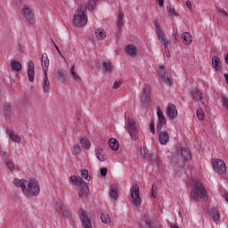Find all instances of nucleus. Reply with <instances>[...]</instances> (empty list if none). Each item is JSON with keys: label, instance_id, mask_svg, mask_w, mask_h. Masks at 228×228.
I'll return each mask as SVG.
<instances>
[{"label": "nucleus", "instance_id": "603ef678", "mask_svg": "<svg viewBox=\"0 0 228 228\" xmlns=\"http://www.w3.org/2000/svg\"><path fill=\"white\" fill-rule=\"evenodd\" d=\"M157 3L159 8H163V6H165V0H157Z\"/></svg>", "mask_w": 228, "mask_h": 228}, {"label": "nucleus", "instance_id": "69168bd1", "mask_svg": "<svg viewBox=\"0 0 228 228\" xmlns=\"http://www.w3.org/2000/svg\"><path fill=\"white\" fill-rule=\"evenodd\" d=\"M77 119L79 120V117L78 116H77Z\"/></svg>", "mask_w": 228, "mask_h": 228}, {"label": "nucleus", "instance_id": "09e8293b", "mask_svg": "<svg viewBox=\"0 0 228 228\" xmlns=\"http://www.w3.org/2000/svg\"><path fill=\"white\" fill-rule=\"evenodd\" d=\"M88 191H85V190H82L79 194H78V197H80V199H86V192Z\"/></svg>", "mask_w": 228, "mask_h": 228}, {"label": "nucleus", "instance_id": "f3484780", "mask_svg": "<svg viewBox=\"0 0 228 228\" xmlns=\"http://www.w3.org/2000/svg\"><path fill=\"white\" fill-rule=\"evenodd\" d=\"M157 115L159 118L157 129H163V126H167V119L165 118V115H163V111H161V109H159Z\"/></svg>", "mask_w": 228, "mask_h": 228}, {"label": "nucleus", "instance_id": "a211bd4d", "mask_svg": "<svg viewBox=\"0 0 228 228\" xmlns=\"http://www.w3.org/2000/svg\"><path fill=\"white\" fill-rule=\"evenodd\" d=\"M4 116L6 120H12L13 118V109H12V105L7 103L4 106Z\"/></svg>", "mask_w": 228, "mask_h": 228}, {"label": "nucleus", "instance_id": "2eb2a0df", "mask_svg": "<svg viewBox=\"0 0 228 228\" xmlns=\"http://www.w3.org/2000/svg\"><path fill=\"white\" fill-rule=\"evenodd\" d=\"M56 211L59 215H63L64 216H70V212H69V208L63 204V202H58L56 206Z\"/></svg>", "mask_w": 228, "mask_h": 228}, {"label": "nucleus", "instance_id": "423d86ee", "mask_svg": "<svg viewBox=\"0 0 228 228\" xmlns=\"http://www.w3.org/2000/svg\"><path fill=\"white\" fill-rule=\"evenodd\" d=\"M153 24L155 26L156 35L158 36L159 42H161V44L165 46V49L167 50V45H168V40H167V36H165V32H163V28H161L159 21L155 20L153 21Z\"/></svg>", "mask_w": 228, "mask_h": 228}, {"label": "nucleus", "instance_id": "e433bc0d", "mask_svg": "<svg viewBox=\"0 0 228 228\" xmlns=\"http://www.w3.org/2000/svg\"><path fill=\"white\" fill-rule=\"evenodd\" d=\"M97 1H99V0H90L87 4V10L92 12V10H94L95 8V6L97 5Z\"/></svg>", "mask_w": 228, "mask_h": 228}, {"label": "nucleus", "instance_id": "393cba45", "mask_svg": "<svg viewBox=\"0 0 228 228\" xmlns=\"http://www.w3.org/2000/svg\"><path fill=\"white\" fill-rule=\"evenodd\" d=\"M12 72H20L22 70V64L16 60L11 61Z\"/></svg>", "mask_w": 228, "mask_h": 228}, {"label": "nucleus", "instance_id": "cd10ccee", "mask_svg": "<svg viewBox=\"0 0 228 228\" xmlns=\"http://www.w3.org/2000/svg\"><path fill=\"white\" fill-rule=\"evenodd\" d=\"M96 158L99 161H106V153H104V150L98 148L95 151Z\"/></svg>", "mask_w": 228, "mask_h": 228}, {"label": "nucleus", "instance_id": "a878e982", "mask_svg": "<svg viewBox=\"0 0 228 228\" xmlns=\"http://www.w3.org/2000/svg\"><path fill=\"white\" fill-rule=\"evenodd\" d=\"M51 90V82L49 81V77H47V73H45L43 82V92L44 94H49Z\"/></svg>", "mask_w": 228, "mask_h": 228}, {"label": "nucleus", "instance_id": "774afa93", "mask_svg": "<svg viewBox=\"0 0 228 228\" xmlns=\"http://www.w3.org/2000/svg\"><path fill=\"white\" fill-rule=\"evenodd\" d=\"M213 58H216V56H213Z\"/></svg>", "mask_w": 228, "mask_h": 228}, {"label": "nucleus", "instance_id": "bb28decb", "mask_svg": "<svg viewBox=\"0 0 228 228\" xmlns=\"http://www.w3.org/2000/svg\"><path fill=\"white\" fill-rule=\"evenodd\" d=\"M210 215L212 216V219L214 222H219L220 221V211L216 208H212L210 209Z\"/></svg>", "mask_w": 228, "mask_h": 228}, {"label": "nucleus", "instance_id": "9d476101", "mask_svg": "<svg viewBox=\"0 0 228 228\" xmlns=\"http://www.w3.org/2000/svg\"><path fill=\"white\" fill-rule=\"evenodd\" d=\"M69 183L74 186H79V188L84 190V191H88V184L83 180V178L72 175L69 177Z\"/></svg>", "mask_w": 228, "mask_h": 228}, {"label": "nucleus", "instance_id": "c85d7f7f", "mask_svg": "<svg viewBox=\"0 0 228 228\" xmlns=\"http://www.w3.org/2000/svg\"><path fill=\"white\" fill-rule=\"evenodd\" d=\"M125 49L127 54H129L130 56H136V53H138L136 46H134V45H128L126 46Z\"/></svg>", "mask_w": 228, "mask_h": 228}, {"label": "nucleus", "instance_id": "4c0bfd02", "mask_svg": "<svg viewBox=\"0 0 228 228\" xmlns=\"http://www.w3.org/2000/svg\"><path fill=\"white\" fill-rule=\"evenodd\" d=\"M81 177H82V179H85L86 181H90V179L92 178V177H90L88 170H86V169L81 170Z\"/></svg>", "mask_w": 228, "mask_h": 228}, {"label": "nucleus", "instance_id": "aec40b11", "mask_svg": "<svg viewBox=\"0 0 228 228\" xmlns=\"http://www.w3.org/2000/svg\"><path fill=\"white\" fill-rule=\"evenodd\" d=\"M28 76L30 83H33L35 81V63L33 61L28 63Z\"/></svg>", "mask_w": 228, "mask_h": 228}, {"label": "nucleus", "instance_id": "6e6d98bb", "mask_svg": "<svg viewBox=\"0 0 228 228\" xmlns=\"http://www.w3.org/2000/svg\"><path fill=\"white\" fill-rule=\"evenodd\" d=\"M3 156H4V158H8V152L4 151V152L3 153Z\"/></svg>", "mask_w": 228, "mask_h": 228}, {"label": "nucleus", "instance_id": "864d4df0", "mask_svg": "<svg viewBox=\"0 0 228 228\" xmlns=\"http://www.w3.org/2000/svg\"><path fill=\"white\" fill-rule=\"evenodd\" d=\"M186 4H187V8H189V10H191V2L190 0L186 2Z\"/></svg>", "mask_w": 228, "mask_h": 228}, {"label": "nucleus", "instance_id": "dca6fc26", "mask_svg": "<svg viewBox=\"0 0 228 228\" xmlns=\"http://www.w3.org/2000/svg\"><path fill=\"white\" fill-rule=\"evenodd\" d=\"M167 115L169 118H177V107L174 104H168L167 107Z\"/></svg>", "mask_w": 228, "mask_h": 228}, {"label": "nucleus", "instance_id": "bf43d9fd", "mask_svg": "<svg viewBox=\"0 0 228 228\" xmlns=\"http://www.w3.org/2000/svg\"><path fill=\"white\" fill-rule=\"evenodd\" d=\"M166 54H167V58H168V56H170V53H169V52L167 53Z\"/></svg>", "mask_w": 228, "mask_h": 228}, {"label": "nucleus", "instance_id": "a18cd8bd", "mask_svg": "<svg viewBox=\"0 0 228 228\" xmlns=\"http://www.w3.org/2000/svg\"><path fill=\"white\" fill-rule=\"evenodd\" d=\"M100 174H101L102 177H106V175H108V168H106V167L101 168Z\"/></svg>", "mask_w": 228, "mask_h": 228}, {"label": "nucleus", "instance_id": "473e14b6", "mask_svg": "<svg viewBox=\"0 0 228 228\" xmlns=\"http://www.w3.org/2000/svg\"><path fill=\"white\" fill-rule=\"evenodd\" d=\"M42 67L44 70V74H47V69H49V58H42L41 59Z\"/></svg>", "mask_w": 228, "mask_h": 228}, {"label": "nucleus", "instance_id": "5fc2aeb1", "mask_svg": "<svg viewBox=\"0 0 228 228\" xmlns=\"http://www.w3.org/2000/svg\"><path fill=\"white\" fill-rule=\"evenodd\" d=\"M224 78L226 81V85H228V74L227 73L224 74Z\"/></svg>", "mask_w": 228, "mask_h": 228}, {"label": "nucleus", "instance_id": "f704fd0d", "mask_svg": "<svg viewBox=\"0 0 228 228\" xmlns=\"http://www.w3.org/2000/svg\"><path fill=\"white\" fill-rule=\"evenodd\" d=\"M212 66L217 71L222 70V68L220 67V58L212 59Z\"/></svg>", "mask_w": 228, "mask_h": 228}, {"label": "nucleus", "instance_id": "8fccbe9b", "mask_svg": "<svg viewBox=\"0 0 228 228\" xmlns=\"http://www.w3.org/2000/svg\"><path fill=\"white\" fill-rule=\"evenodd\" d=\"M167 12H169V13H172L173 15H175V9H174L172 5H167Z\"/></svg>", "mask_w": 228, "mask_h": 228}, {"label": "nucleus", "instance_id": "f03ea898", "mask_svg": "<svg viewBox=\"0 0 228 228\" xmlns=\"http://www.w3.org/2000/svg\"><path fill=\"white\" fill-rule=\"evenodd\" d=\"M191 184L192 189L190 197L192 200L200 202L201 199L208 198V191H206V188H204V185H202V183L197 179H192Z\"/></svg>", "mask_w": 228, "mask_h": 228}, {"label": "nucleus", "instance_id": "052dcab7", "mask_svg": "<svg viewBox=\"0 0 228 228\" xmlns=\"http://www.w3.org/2000/svg\"><path fill=\"white\" fill-rule=\"evenodd\" d=\"M179 216H183L181 211L178 212Z\"/></svg>", "mask_w": 228, "mask_h": 228}, {"label": "nucleus", "instance_id": "f257e3e1", "mask_svg": "<svg viewBox=\"0 0 228 228\" xmlns=\"http://www.w3.org/2000/svg\"><path fill=\"white\" fill-rule=\"evenodd\" d=\"M13 184L18 188H21L27 197H37L40 194V185L37 180L27 181L16 178L13 180Z\"/></svg>", "mask_w": 228, "mask_h": 228}, {"label": "nucleus", "instance_id": "2f4dec72", "mask_svg": "<svg viewBox=\"0 0 228 228\" xmlns=\"http://www.w3.org/2000/svg\"><path fill=\"white\" fill-rule=\"evenodd\" d=\"M95 37L98 40H104L106 38V31L102 28H98L95 30Z\"/></svg>", "mask_w": 228, "mask_h": 228}, {"label": "nucleus", "instance_id": "ddd939ff", "mask_svg": "<svg viewBox=\"0 0 228 228\" xmlns=\"http://www.w3.org/2000/svg\"><path fill=\"white\" fill-rule=\"evenodd\" d=\"M22 15L30 24H33L35 22V14H33V11H31V7H29V5L23 6Z\"/></svg>", "mask_w": 228, "mask_h": 228}, {"label": "nucleus", "instance_id": "7ed1b4c3", "mask_svg": "<svg viewBox=\"0 0 228 228\" xmlns=\"http://www.w3.org/2000/svg\"><path fill=\"white\" fill-rule=\"evenodd\" d=\"M86 4H80L77 10L73 15V24L77 28H83L88 24V16H86Z\"/></svg>", "mask_w": 228, "mask_h": 228}, {"label": "nucleus", "instance_id": "1a4fd4ad", "mask_svg": "<svg viewBox=\"0 0 228 228\" xmlns=\"http://www.w3.org/2000/svg\"><path fill=\"white\" fill-rule=\"evenodd\" d=\"M213 168L216 174H219V175H224L225 172H227V167L225 166V162L222 159H216L213 162Z\"/></svg>", "mask_w": 228, "mask_h": 228}, {"label": "nucleus", "instance_id": "39448f33", "mask_svg": "<svg viewBox=\"0 0 228 228\" xmlns=\"http://www.w3.org/2000/svg\"><path fill=\"white\" fill-rule=\"evenodd\" d=\"M130 202H132L133 206H142V199H140V186L138 184H134L131 188Z\"/></svg>", "mask_w": 228, "mask_h": 228}, {"label": "nucleus", "instance_id": "de8ad7c7", "mask_svg": "<svg viewBox=\"0 0 228 228\" xmlns=\"http://www.w3.org/2000/svg\"><path fill=\"white\" fill-rule=\"evenodd\" d=\"M217 12L221 13V15H223L224 17H228L227 12H225V10H224L223 8H217Z\"/></svg>", "mask_w": 228, "mask_h": 228}, {"label": "nucleus", "instance_id": "c03bdc74", "mask_svg": "<svg viewBox=\"0 0 228 228\" xmlns=\"http://www.w3.org/2000/svg\"><path fill=\"white\" fill-rule=\"evenodd\" d=\"M6 167L7 168H9V170L13 171L15 170V165L13 164V162L10 159L6 160Z\"/></svg>", "mask_w": 228, "mask_h": 228}, {"label": "nucleus", "instance_id": "72a5a7b5", "mask_svg": "<svg viewBox=\"0 0 228 228\" xmlns=\"http://www.w3.org/2000/svg\"><path fill=\"white\" fill-rule=\"evenodd\" d=\"M124 20V12H120L118 15L117 27L118 29H122L123 21Z\"/></svg>", "mask_w": 228, "mask_h": 228}, {"label": "nucleus", "instance_id": "0eeeda50", "mask_svg": "<svg viewBox=\"0 0 228 228\" xmlns=\"http://www.w3.org/2000/svg\"><path fill=\"white\" fill-rule=\"evenodd\" d=\"M140 152L142 156H143L145 161L148 163L155 165L156 167H159L161 165V160L159 159V157H154L151 153L145 151V149H141Z\"/></svg>", "mask_w": 228, "mask_h": 228}, {"label": "nucleus", "instance_id": "4468645a", "mask_svg": "<svg viewBox=\"0 0 228 228\" xmlns=\"http://www.w3.org/2000/svg\"><path fill=\"white\" fill-rule=\"evenodd\" d=\"M157 133L159 134V142L161 145H167L168 141L170 140V135H168V132L162 131L161 129H157Z\"/></svg>", "mask_w": 228, "mask_h": 228}, {"label": "nucleus", "instance_id": "c756f323", "mask_svg": "<svg viewBox=\"0 0 228 228\" xmlns=\"http://www.w3.org/2000/svg\"><path fill=\"white\" fill-rule=\"evenodd\" d=\"M76 65L73 64L69 69V74L71 77L74 79V81H81V77H79V74L76 72Z\"/></svg>", "mask_w": 228, "mask_h": 228}, {"label": "nucleus", "instance_id": "0e129e2a", "mask_svg": "<svg viewBox=\"0 0 228 228\" xmlns=\"http://www.w3.org/2000/svg\"><path fill=\"white\" fill-rule=\"evenodd\" d=\"M225 58H228V53H226Z\"/></svg>", "mask_w": 228, "mask_h": 228}, {"label": "nucleus", "instance_id": "680f3d73", "mask_svg": "<svg viewBox=\"0 0 228 228\" xmlns=\"http://www.w3.org/2000/svg\"><path fill=\"white\" fill-rule=\"evenodd\" d=\"M225 61H226V63L228 64V58H225Z\"/></svg>", "mask_w": 228, "mask_h": 228}, {"label": "nucleus", "instance_id": "58836bf2", "mask_svg": "<svg viewBox=\"0 0 228 228\" xmlns=\"http://www.w3.org/2000/svg\"><path fill=\"white\" fill-rule=\"evenodd\" d=\"M101 220L103 224H110V215L102 213L101 215Z\"/></svg>", "mask_w": 228, "mask_h": 228}, {"label": "nucleus", "instance_id": "3c124183", "mask_svg": "<svg viewBox=\"0 0 228 228\" xmlns=\"http://www.w3.org/2000/svg\"><path fill=\"white\" fill-rule=\"evenodd\" d=\"M122 83L121 82H115L113 85V89L117 90L118 88H120Z\"/></svg>", "mask_w": 228, "mask_h": 228}, {"label": "nucleus", "instance_id": "37998d69", "mask_svg": "<svg viewBox=\"0 0 228 228\" xmlns=\"http://www.w3.org/2000/svg\"><path fill=\"white\" fill-rule=\"evenodd\" d=\"M57 77L60 81H65V79H67V74H65V72L58 71Z\"/></svg>", "mask_w": 228, "mask_h": 228}, {"label": "nucleus", "instance_id": "412c9836", "mask_svg": "<svg viewBox=\"0 0 228 228\" xmlns=\"http://www.w3.org/2000/svg\"><path fill=\"white\" fill-rule=\"evenodd\" d=\"M113 62L110 60H106L102 62V69L103 72H113Z\"/></svg>", "mask_w": 228, "mask_h": 228}, {"label": "nucleus", "instance_id": "c9c22d12", "mask_svg": "<svg viewBox=\"0 0 228 228\" xmlns=\"http://www.w3.org/2000/svg\"><path fill=\"white\" fill-rule=\"evenodd\" d=\"M80 143L82 147H84V149H86V150L90 149L91 143L86 137L80 139Z\"/></svg>", "mask_w": 228, "mask_h": 228}, {"label": "nucleus", "instance_id": "79ce46f5", "mask_svg": "<svg viewBox=\"0 0 228 228\" xmlns=\"http://www.w3.org/2000/svg\"><path fill=\"white\" fill-rule=\"evenodd\" d=\"M158 195V187L156 186V183H153L151 186V197H153V199H156Z\"/></svg>", "mask_w": 228, "mask_h": 228}, {"label": "nucleus", "instance_id": "b1692460", "mask_svg": "<svg viewBox=\"0 0 228 228\" xmlns=\"http://www.w3.org/2000/svg\"><path fill=\"white\" fill-rule=\"evenodd\" d=\"M110 197L114 202L118 199V188L117 185H110Z\"/></svg>", "mask_w": 228, "mask_h": 228}, {"label": "nucleus", "instance_id": "20e7f679", "mask_svg": "<svg viewBox=\"0 0 228 228\" xmlns=\"http://www.w3.org/2000/svg\"><path fill=\"white\" fill-rule=\"evenodd\" d=\"M126 131L131 136L132 140H138L140 134L138 132V127H136V121H134V118L131 117L127 118Z\"/></svg>", "mask_w": 228, "mask_h": 228}, {"label": "nucleus", "instance_id": "338daca9", "mask_svg": "<svg viewBox=\"0 0 228 228\" xmlns=\"http://www.w3.org/2000/svg\"><path fill=\"white\" fill-rule=\"evenodd\" d=\"M183 3H184L185 0H181Z\"/></svg>", "mask_w": 228, "mask_h": 228}, {"label": "nucleus", "instance_id": "f8f14e48", "mask_svg": "<svg viewBox=\"0 0 228 228\" xmlns=\"http://www.w3.org/2000/svg\"><path fill=\"white\" fill-rule=\"evenodd\" d=\"M142 106H149L151 104V86H145L142 90V95L141 96Z\"/></svg>", "mask_w": 228, "mask_h": 228}, {"label": "nucleus", "instance_id": "6e6552de", "mask_svg": "<svg viewBox=\"0 0 228 228\" xmlns=\"http://www.w3.org/2000/svg\"><path fill=\"white\" fill-rule=\"evenodd\" d=\"M176 154L177 158L179 159H183V161L191 159V153L190 152V150L186 147H183L181 144L176 147Z\"/></svg>", "mask_w": 228, "mask_h": 228}, {"label": "nucleus", "instance_id": "e2e57ef3", "mask_svg": "<svg viewBox=\"0 0 228 228\" xmlns=\"http://www.w3.org/2000/svg\"><path fill=\"white\" fill-rule=\"evenodd\" d=\"M55 48L58 50V45H54Z\"/></svg>", "mask_w": 228, "mask_h": 228}, {"label": "nucleus", "instance_id": "a19ab883", "mask_svg": "<svg viewBox=\"0 0 228 228\" xmlns=\"http://www.w3.org/2000/svg\"><path fill=\"white\" fill-rule=\"evenodd\" d=\"M81 152V148L79 147V144H75L72 149V154L73 156H77Z\"/></svg>", "mask_w": 228, "mask_h": 228}, {"label": "nucleus", "instance_id": "13d9d810", "mask_svg": "<svg viewBox=\"0 0 228 228\" xmlns=\"http://www.w3.org/2000/svg\"><path fill=\"white\" fill-rule=\"evenodd\" d=\"M171 228H179L177 225H172Z\"/></svg>", "mask_w": 228, "mask_h": 228}, {"label": "nucleus", "instance_id": "4be33fe9", "mask_svg": "<svg viewBox=\"0 0 228 228\" xmlns=\"http://www.w3.org/2000/svg\"><path fill=\"white\" fill-rule=\"evenodd\" d=\"M6 134L12 140V142H15L16 143H20V137L19 134H15L13 130L7 128L6 129Z\"/></svg>", "mask_w": 228, "mask_h": 228}, {"label": "nucleus", "instance_id": "49530a36", "mask_svg": "<svg viewBox=\"0 0 228 228\" xmlns=\"http://www.w3.org/2000/svg\"><path fill=\"white\" fill-rule=\"evenodd\" d=\"M150 131H151V133H152V134H156V129L154 127V121H151Z\"/></svg>", "mask_w": 228, "mask_h": 228}, {"label": "nucleus", "instance_id": "6ab92c4d", "mask_svg": "<svg viewBox=\"0 0 228 228\" xmlns=\"http://www.w3.org/2000/svg\"><path fill=\"white\" fill-rule=\"evenodd\" d=\"M202 95L203 94H202V93H200L199 88H196V89L191 91V96L192 97V99H194V101H200V102H202L203 106H206V103L203 101Z\"/></svg>", "mask_w": 228, "mask_h": 228}, {"label": "nucleus", "instance_id": "7c9ffc66", "mask_svg": "<svg viewBox=\"0 0 228 228\" xmlns=\"http://www.w3.org/2000/svg\"><path fill=\"white\" fill-rule=\"evenodd\" d=\"M109 145L112 151H118V148L120 147V144L118 143V141L115 138H111L109 140Z\"/></svg>", "mask_w": 228, "mask_h": 228}, {"label": "nucleus", "instance_id": "ea45409f", "mask_svg": "<svg viewBox=\"0 0 228 228\" xmlns=\"http://www.w3.org/2000/svg\"><path fill=\"white\" fill-rule=\"evenodd\" d=\"M197 117L199 118V120H204V110H202V108H200L197 110Z\"/></svg>", "mask_w": 228, "mask_h": 228}, {"label": "nucleus", "instance_id": "4d7b16f0", "mask_svg": "<svg viewBox=\"0 0 228 228\" xmlns=\"http://www.w3.org/2000/svg\"><path fill=\"white\" fill-rule=\"evenodd\" d=\"M41 58H47V53H43Z\"/></svg>", "mask_w": 228, "mask_h": 228}, {"label": "nucleus", "instance_id": "9b49d317", "mask_svg": "<svg viewBox=\"0 0 228 228\" xmlns=\"http://www.w3.org/2000/svg\"><path fill=\"white\" fill-rule=\"evenodd\" d=\"M158 74L163 83L170 86L172 85V79L167 74V69H165L164 65H159L158 69Z\"/></svg>", "mask_w": 228, "mask_h": 228}, {"label": "nucleus", "instance_id": "5701e85b", "mask_svg": "<svg viewBox=\"0 0 228 228\" xmlns=\"http://www.w3.org/2000/svg\"><path fill=\"white\" fill-rule=\"evenodd\" d=\"M193 40V37H191V34L190 32H183L182 34V42L184 44V45H190Z\"/></svg>", "mask_w": 228, "mask_h": 228}]
</instances>
